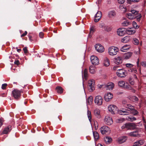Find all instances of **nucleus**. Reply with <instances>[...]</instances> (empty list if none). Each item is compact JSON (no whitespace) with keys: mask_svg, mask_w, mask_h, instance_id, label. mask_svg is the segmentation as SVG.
I'll list each match as a JSON object with an SVG mask.
<instances>
[{"mask_svg":"<svg viewBox=\"0 0 146 146\" xmlns=\"http://www.w3.org/2000/svg\"><path fill=\"white\" fill-rule=\"evenodd\" d=\"M23 92L22 91L16 89L12 91V94L13 97L15 100H18L20 98L21 94Z\"/></svg>","mask_w":146,"mask_h":146,"instance_id":"nucleus-1","label":"nucleus"},{"mask_svg":"<svg viewBox=\"0 0 146 146\" xmlns=\"http://www.w3.org/2000/svg\"><path fill=\"white\" fill-rule=\"evenodd\" d=\"M100 131L101 133L103 135H108L110 133V128L106 125H104L100 128Z\"/></svg>","mask_w":146,"mask_h":146,"instance_id":"nucleus-2","label":"nucleus"},{"mask_svg":"<svg viewBox=\"0 0 146 146\" xmlns=\"http://www.w3.org/2000/svg\"><path fill=\"white\" fill-rule=\"evenodd\" d=\"M118 50L117 47L113 46H111L108 48V53L110 55H115L117 54Z\"/></svg>","mask_w":146,"mask_h":146,"instance_id":"nucleus-3","label":"nucleus"},{"mask_svg":"<svg viewBox=\"0 0 146 146\" xmlns=\"http://www.w3.org/2000/svg\"><path fill=\"white\" fill-rule=\"evenodd\" d=\"M116 73L117 76L120 78L125 77L127 74L126 71L123 69L117 70Z\"/></svg>","mask_w":146,"mask_h":146,"instance_id":"nucleus-4","label":"nucleus"},{"mask_svg":"<svg viewBox=\"0 0 146 146\" xmlns=\"http://www.w3.org/2000/svg\"><path fill=\"white\" fill-rule=\"evenodd\" d=\"M95 81L93 80H89L88 84V88L90 92H92L94 90Z\"/></svg>","mask_w":146,"mask_h":146,"instance_id":"nucleus-5","label":"nucleus"},{"mask_svg":"<svg viewBox=\"0 0 146 146\" xmlns=\"http://www.w3.org/2000/svg\"><path fill=\"white\" fill-rule=\"evenodd\" d=\"M103 98L101 96H97L95 98V103L98 105H101L103 103Z\"/></svg>","mask_w":146,"mask_h":146,"instance_id":"nucleus-6","label":"nucleus"},{"mask_svg":"<svg viewBox=\"0 0 146 146\" xmlns=\"http://www.w3.org/2000/svg\"><path fill=\"white\" fill-rule=\"evenodd\" d=\"M92 63L94 65H98L99 64V60L98 58L94 56H91L90 58Z\"/></svg>","mask_w":146,"mask_h":146,"instance_id":"nucleus-7","label":"nucleus"},{"mask_svg":"<svg viewBox=\"0 0 146 146\" xmlns=\"http://www.w3.org/2000/svg\"><path fill=\"white\" fill-rule=\"evenodd\" d=\"M108 109L112 114H114L115 111H117V108L115 105H111L108 106Z\"/></svg>","mask_w":146,"mask_h":146,"instance_id":"nucleus-8","label":"nucleus"},{"mask_svg":"<svg viewBox=\"0 0 146 146\" xmlns=\"http://www.w3.org/2000/svg\"><path fill=\"white\" fill-rule=\"evenodd\" d=\"M104 121L106 124L109 125H111L113 123L111 117L108 115L106 116L104 119Z\"/></svg>","mask_w":146,"mask_h":146,"instance_id":"nucleus-9","label":"nucleus"},{"mask_svg":"<svg viewBox=\"0 0 146 146\" xmlns=\"http://www.w3.org/2000/svg\"><path fill=\"white\" fill-rule=\"evenodd\" d=\"M96 50L98 52L102 53L104 51V49L100 44H96L95 46Z\"/></svg>","mask_w":146,"mask_h":146,"instance_id":"nucleus-10","label":"nucleus"},{"mask_svg":"<svg viewBox=\"0 0 146 146\" xmlns=\"http://www.w3.org/2000/svg\"><path fill=\"white\" fill-rule=\"evenodd\" d=\"M113 97V95L110 93H106L104 96V100L106 102L109 101Z\"/></svg>","mask_w":146,"mask_h":146,"instance_id":"nucleus-11","label":"nucleus"},{"mask_svg":"<svg viewBox=\"0 0 146 146\" xmlns=\"http://www.w3.org/2000/svg\"><path fill=\"white\" fill-rule=\"evenodd\" d=\"M132 125L131 123H125L122 127V129H125L126 130L131 129L132 128Z\"/></svg>","mask_w":146,"mask_h":146,"instance_id":"nucleus-12","label":"nucleus"},{"mask_svg":"<svg viewBox=\"0 0 146 146\" xmlns=\"http://www.w3.org/2000/svg\"><path fill=\"white\" fill-rule=\"evenodd\" d=\"M102 16V14L101 12L100 11L98 12L95 16V22H98Z\"/></svg>","mask_w":146,"mask_h":146,"instance_id":"nucleus-13","label":"nucleus"},{"mask_svg":"<svg viewBox=\"0 0 146 146\" xmlns=\"http://www.w3.org/2000/svg\"><path fill=\"white\" fill-rule=\"evenodd\" d=\"M12 126L11 125H9L7 127H5L2 133L3 134H7L12 129Z\"/></svg>","mask_w":146,"mask_h":146,"instance_id":"nucleus-14","label":"nucleus"},{"mask_svg":"<svg viewBox=\"0 0 146 146\" xmlns=\"http://www.w3.org/2000/svg\"><path fill=\"white\" fill-rule=\"evenodd\" d=\"M126 32L124 28L119 29L117 30V34L119 36L123 35Z\"/></svg>","mask_w":146,"mask_h":146,"instance_id":"nucleus-15","label":"nucleus"},{"mask_svg":"<svg viewBox=\"0 0 146 146\" xmlns=\"http://www.w3.org/2000/svg\"><path fill=\"white\" fill-rule=\"evenodd\" d=\"M114 86V85L113 83L112 82H109L106 85V90H111L113 89Z\"/></svg>","mask_w":146,"mask_h":146,"instance_id":"nucleus-16","label":"nucleus"},{"mask_svg":"<svg viewBox=\"0 0 146 146\" xmlns=\"http://www.w3.org/2000/svg\"><path fill=\"white\" fill-rule=\"evenodd\" d=\"M114 62L117 65L119 64L122 63V60L121 57L118 56L114 58Z\"/></svg>","mask_w":146,"mask_h":146,"instance_id":"nucleus-17","label":"nucleus"},{"mask_svg":"<svg viewBox=\"0 0 146 146\" xmlns=\"http://www.w3.org/2000/svg\"><path fill=\"white\" fill-rule=\"evenodd\" d=\"M127 135L129 136L134 137H137L139 135L138 131H136L128 133H127Z\"/></svg>","mask_w":146,"mask_h":146,"instance_id":"nucleus-18","label":"nucleus"},{"mask_svg":"<svg viewBox=\"0 0 146 146\" xmlns=\"http://www.w3.org/2000/svg\"><path fill=\"white\" fill-rule=\"evenodd\" d=\"M127 139L126 136L121 137L118 139V142L120 144L122 143L125 142Z\"/></svg>","mask_w":146,"mask_h":146,"instance_id":"nucleus-19","label":"nucleus"},{"mask_svg":"<svg viewBox=\"0 0 146 146\" xmlns=\"http://www.w3.org/2000/svg\"><path fill=\"white\" fill-rule=\"evenodd\" d=\"M94 114L95 116L98 118H101L100 115V111L98 109H96L94 111Z\"/></svg>","mask_w":146,"mask_h":146,"instance_id":"nucleus-20","label":"nucleus"},{"mask_svg":"<svg viewBox=\"0 0 146 146\" xmlns=\"http://www.w3.org/2000/svg\"><path fill=\"white\" fill-rule=\"evenodd\" d=\"M131 39V38L130 36H127L121 39V42L124 43H126L130 40Z\"/></svg>","mask_w":146,"mask_h":146,"instance_id":"nucleus-21","label":"nucleus"},{"mask_svg":"<svg viewBox=\"0 0 146 146\" xmlns=\"http://www.w3.org/2000/svg\"><path fill=\"white\" fill-rule=\"evenodd\" d=\"M130 48L129 45H125L123 46L121 49L120 50L123 52H125L126 50L129 49Z\"/></svg>","mask_w":146,"mask_h":146,"instance_id":"nucleus-22","label":"nucleus"},{"mask_svg":"<svg viewBox=\"0 0 146 146\" xmlns=\"http://www.w3.org/2000/svg\"><path fill=\"white\" fill-rule=\"evenodd\" d=\"M126 16L130 20L134 19L136 18V16L133 15L130 13H127L126 14Z\"/></svg>","mask_w":146,"mask_h":146,"instance_id":"nucleus-23","label":"nucleus"},{"mask_svg":"<svg viewBox=\"0 0 146 146\" xmlns=\"http://www.w3.org/2000/svg\"><path fill=\"white\" fill-rule=\"evenodd\" d=\"M93 133L95 140H97L99 138L98 133L96 131H94L93 132Z\"/></svg>","mask_w":146,"mask_h":146,"instance_id":"nucleus-24","label":"nucleus"},{"mask_svg":"<svg viewBox=\"0 0 146 146\" xmlns=\"http://www.w3.org/2000/svg\"><path fill=\"white\" fill-rule=\"evenodd\" d=\"M133 53L131 52H128L124 54V56L125 59L129 58L132 56Z\"/></svg>","mask_w":146,"mask_h":146,"instance_id":"nucleus-25","label":"nucleus"},{"mask_svg":"<svg viewBox=\"0 0 146 146\" xmlns=\"http://www.w3.org/2000/svg\"><path fill=\"white\" fill-rule=\"evenodd\" d=\"M56 90L58 94H61L63 92V89L60 86H57L56 88Z\"/></svg>","mask_w":146,"mask_h":146,"instance_id":"nucleus-26","label":"nucleus"},{"mask_svg":"<svg viewBox=\"0 0 146 146\" xmlns=\"http://www.w3.org/2000/svg\"><path fill=\"white\" fill-rule=\"evenodd\" d=\"M144 141L143 140L138 141L134 143L135 145L137 146H139L144 144Z\"/></svg>","mask_w":146,"mask_h":146,"instance_id":"nucleus-27","label":"nucleus"},{"mask_svg":"<svg viewBox=\"0 0 146 146\" xmlns=\"http://www.w3.org/2000/svg\"><path fill=\"white\" fill-rule=\"evenodd\" d=\"M126 33L128 35H130L134 34L135 31L134 30H132L131 29H127L126 30Z\"/></svg>","mask_w":146,"mask_h":146,"instance_id":"nucleus-28","label":"nucleus"},{"mask_svg":"<svg viewBox=\"0 0 146 146\" xmlns=\"http://www.w3.org/2000/svg\"><path fill=\"white\" fill-rule=\"evenodd\" d=\"M104 65L106 66H108L110 64V61L107 58H105L104 62Z\"/></svg>","mask_w":146,"mask_h":146,"instance_id":"nucleus-29","label":"nucleus"},{"mask_svg":"<svg viewBox=\"0 0 146 146\" xmlns=\"http://www.w3.org/2000/svg\"><path fill=\"white\" fill-rule=\"evenodd\" d=\"M104 140L106 143H110L112 141L111 138L109 137H106L104 138Z\"/></svg>","mask_w":146,"mask_h":146,"instance_id":"nucleus-30","label":"nucleus"},{"mask_svg":"<svg viewBox=\"0 0 146 146\" xmlns=\"http://www.w3.org/2000/svg\"><path fill=\"white\" fill-rule=\"evenodd\" d=\"M95 68L93 66H90L89 68L90 72L92 74H94L95 72Z\"/></svg>","mask_w":146,"mask_h":146,"instance_id":"nucleus-31","label":"nucleus"},{"mask_svg":"<svg viewBox=\"0 0 146 146\" xmlns=\"http://www.w3.org/2000/svg\"><path fill=\"white\" fill-rule=\"evenodd\" d=\"M115 15V12L114 11H110L108 14V16L110 17H113Z\"/></svg>","mask_w":146,"mask_h":146,"instance_id":"nucleus-32","label":"nucleus"},{"mask_svg":"<svg viewBox=\"0 0 146 146\" xmlns=\"http://www.w3.org/2000/svg\"><path fill=\"white\" fill-rule=\"evenodd\" d=\"M127 119L131 121H133L136 120V118L133 116H130L127 118Z\"/></svg>","mask_w":146,"mask_h":146,"instance_id":"nucleus-33","label":"nucleus"},{"mask_svg":"<svg viewBox=\"0 0 146 146\" xmlns=\"http://www.w3.org/2000/svg\"><path fill=\"white\" fill-rule=\"evenodd\" d=\"M84 77L85 79H87L88 76L87 70V69H85L84 71Z\"/></svg>","mask_w":146,"mask_h":146,"instance_id":"nucleus-34","label":"nucleus"},{"mask_svg":"<svg viewBox=\"0 0 146 146\" xmlns=\"http://www.w3.org/2000/svg\"><path fill=\"white\" fill-rule=\"evenodd\" d=\"M87 115L89 121H91V119L92 118V116L91 112L90 111L88 110L87 112Z\"/></svg>","mask_w":146,"mask_h":146,"instance_id":"nucleus-35","label":"nucleus"},{"mask_svg":"<svg viewBox=\"0 0 146 146\" xmlns=\"http://www.w3.org/2000/svg\"><path fill=\"white\" fill-rule=\"evenodd\" d=\"M94 26H92L90 29V33L89 35V37H91L92 36V34L94 32Z\"/></svg>","mask_w":146,"mask_h":146,"instance_id":"nucleus-36","label":"nucleus"},{"mask_svg":"<svg viewBox=\"0 0 146 146\" xmlns=\"http://www.w3.org/2000/svg\"><path fill=\"white\" fill-rule=\"evenodd\" d=\"M118 84L119 86L124 87L125 84V83L124 81H121L118 82Z\"/></svg>","mask_w":146,"mask_h":146,"instance_id":"nucleus-37","label":"nucleus"},{"mask_svg":"<svg viewBox=\"0 0 146 146\" xmlns=\"http://www.w3.org/2000/svg\"><path fill=\"white\" fill-rule=\"evenodd\" d=\"M126 105L127 106H125L126 108L129 109L131 110V111L134 108V106L130 104H127Z\"/></svg>","mask_w":146,"mask_h":146,"instance_id":"nucleus-38","label":"nucleus"},{"mask_svg":"<svg viewBox=\"0 0 146 146\" xmlns=\"http://www.w3.org/2000/svg\"><path fill=\"white\" fill-rule=\"evenodd\" d=\"M131 113L134 115H136L139 113V112L137 110L134 109V108L131 111Z\"/></svg>","mask_w":146,"mask_h":146,"instance_id":"nucleus-39","label":"nucleus"},{"mask_svg":"<svg viewBox=\"0 0 146 146\" xmlns=\"http://www.w3.org/2000/svg\"><path fill=\"white\" fill-rule=\"evenodd\" d=\"M130 13L133 15L136 16L139 13V12L134 10H131V11Z\"/></svg>","mask_w":146,"mask_h":146,"instance_id":"nucleus-40","label":"nucleus"},{"mask_svg":"<svg viewBox=\"0 0 146 146\" xmlns=\"http://www.w3.org/2000/svg\"><path fill=\"white\" fill-rule=\"evenodd\" d=\"M92 97H89L87 100V104H88L89 105L92 102Z\"/></svg>","mask_w":146,"mask_h":146,"instance_id":"nucleus-41","label":"nucleus"},{"mask_svg":"<svg viewBox=\"0 0 146 146\" xmlns=\"http://www.w3.org/2000/svg\"><path fill=\"white\" fill-rule=\"evenodd\" d=\"M137 15V16H136L135 18L136 19L137 21H139L142 17L141 15L139 13H138V14Z\"/></svg>","mask_w":146,"mask_h":146,"instance_id":"nucleus-42","label":"nucleus"},{"mask_svg":"<svg viewBox=\"0 0 146 146\" xmlns=\"http://www.w3.org/2000/svg\"><path fill=\"white\" fill-rule=\"evenodd\" d=\"M124 88L128 90H131L132 88L127 83H126V84L125 85Z\"/></svg>","mask_w":146,"mask_h":146,"instance_id":"nucleus-43","label":"nucleus"},{"mask_svg":"<svg viewBox=\"0 0 146 146\" xmlns=\"http://www.w3.org/2000/svg\"><path fill=\"white\" fill-rule=\"evenodd\" d=\"M129 24V22L127 21H125L122 23V25L123 26H126Z\"/></svg>","mask_w":146,"mask_h":146,"instance_id":"nucleus-44","label":"nucleus"},{"mask_svg":"<svg viewBox=\"0 0 146 146\" xmlns=\"http://www.w3.org/2000/svg\"><path fill=\"white\" fill-rule=\"evenodd\" d=\"M133 43L135 45H137L139 43V41L138 39L135 38L133 39Z\"/></svg>","mask_w":146,"mask_h":146,"instance_id":"nucleus-45","label":"nucleus"},{"mask_svg":"<svg viewBox=\"0 0 146 146\" xmlns=\"http://www.w3.org/2000/svg\"><path fill=\"white\" fill-rule=\"evenodd\" d=\"M104 29L105 31H111V29L110 27L108 26H105V27H104Z\"/></svg>","mask_w":146,"mask_h":146,"instance_id":"nucleus-46","label":"nucleus"},{"mask_svg":"<svg viewBox=\"0 0 146 146\" xmlns=\"http://www.w3.org/2000/svg\"><path fill=\"white\" fill-rule=\"evenodd\" d=\"M126 66L128 68L132 67L133 66V65L130 63H127L125 64Z\"/></svg>","mask_w":146,"mask_h":146,"instance_id":"nucleus-47","label":"nucleus"},{"mask_svg":"<svg viewBox=\"0 0 146 146\" xmlns=\"http://www.w3.org/2000/svg\"><path fill=\"white\" fill-rule=\"evenodd\" d=\"M133 25L134 28L137 29L138 28V27H137V23L135 21H134L133 22Z\"/></svg>","mask_w":146,"mask_h":146,"instance_id":"nucleus-48","label":"nucleus"},{"mask_svg":"<svg viewBox=\"0 0 146 146\" xmlns=\"http://www.w3.org/2000/svg\"><path fill=\"white\" fill-rule=\"evenodd\" d=\"M141 65L145 67H146V62L143 61L141 62Z\"/></svg>","mask_w":146,"mask_h":146,"instance_id":"nucleus-49","label":"nucleus"},{"mask_svg":"<svg viewBox=\"0 0 146 146\" xmlns=\"http://www.w3.org/2000/svg\"><path fill=\"white\" fill-rule=\"evenodd\" d=\"M27 48L26 47H25L23 48V50L24 51V53L25 54L27 53L28 52V51L27 49Z\"/></svg>","mask_w":146,"mask_h":146,"instance_id":"nucleus-50","label":"nucleus"},{"mask_svg":"<svg viewBox=\"0 0 146 146\" xmlns=\"http://www.w3.org/2000/svg\"><path fill=\"white\" fill-rule=\"evenodd\" d=\"M7 84H3L2 85L1 88L3 90L5 89L6 87L7 86Z\"/></svg>","mask_w":146,"mask_h":146,"instance_id":"nucleus-51","label":"nucleus"},{"mask_svg":"<svg viewBox=\"0 0 146 146\" xmlns=\"http://www.w3.org/2000/svg\"><path fill=\"white\" fill-rule=\"evenodd\" d=\"M129 82L130 84L132 85H133L135 84L134 81L132 80L131 78H129Z\"/></svg>","mask_w":146,"mask_h":146,"instance_id":"nucleus-52","label":"nucleus"},{"mask_svg":"<svg viewBox=\"0 0 146 146\" xmlns=\"http://www.w3.org/2000/svg\"><path fill=\"white\" fill-rule=\"evenodd\" d=\"M132 98L133 99V100H134V101H137L138 100V98L137 97L135 96H133L132 97Z\"/></svg>","mask_w":146,"mask_h":146,"instance_id":"nucleus-53","label":"nucleus"},{"mask_svg":"<svg viewBox=\"0 0 146 146\" xmlns=\"http://www.w3.org/2000/svg\"><path fill=\"white\" fill-rule=\"evenodd\" d=\"M118 3L120 4H122L125 2V0H117Z\"/></svg>","mask_w":146,"mask_h":146,"instance_id":"nucleus-54","label":"nucleus"},{"mask_svg":"<svg viewBox=\"0 0 146 146\" xmlns=\"http://www.w3.org/2000/svg\"><path fill=\"white\" fill-rule=\"evenodd\" d=\"M121 111L120 110L119 111V113L120 115H125L129 114V113H125L123 112H121Z\"/></svg>","mask_w":146,"mask_h":146,"instance_id":"nucleus-55","label":"nucleus"},{"mask_svg":"<svg viewBox=\"0 0 146 146\" xmlns=\"http://www.w3.org/2000/svg\"><path fill=\"white\" fill-rule=\"evenodd\" d=\"M44 34L42 32H40L39 34V36L41 38L43 37Z\"/></svg>","mask_w":146,"mask_h":146,"instance_id":"nucleus-56","label":"nucleus"},{"mask_svg":"<svg viewBox=\"0 0 146 146\" xmlns=\"http://www.w3.org/2000/svg\"><path fill=\"white\" fill-rule=\"evenodd\" d=\"M14 63L15 64H16L17 65H18L20 64L19 61L18 60H15L14 62Z\"/></svg>","mask_w":146,"mask_h":146,"instance_id":"nucleus-57","label":"nucleus"},{"mask_svg":"<svg viewBox=\"0 0 146 146\" xmlns=\"http://www.w3.org/2000/svg\"><path fill=\"white\" fill-rule=\"evenodd\" d=\"M105 26V25L103 23L100 24L99 25V27L100 28H104V29Z\"/></svg>","mask_w":146,"mask_h":146,"instance_id":"nucleus-58","label":"nucleus"},{"mask_svg":"<svg viewBox=\"0 0 146 146\" xmlns=\"http://www.w3.org/2000/svg\"><path fill=\"white\" fill-rule=\"evenodd\" d=\"M27 32L25 31L24 33H23L22 35H21V37H22L25 36L27 35Z\"/></svg>","mask_w":146,"mask_h":146,"instance_id":"nucleus-59","label":"nucleus"},{"mask_svg":"<svg viewBox=\"0 0 146 146\" xmlns=\"http://www.w3.org/2000/svg\"><path fill=\"white\" fill-rule=\"evenodd\" d=\"M118 67H119L118 66H115L113 67V69L114 70H118L117 68Z\"/></svg>","mask_w":146,"mask_h":146,"instance_id":"nucleus-60","label":"nucleus"},{"mask_svg":"<svg viewBox=\"0 0 146 146\" xmlns=\"http://www.w3.org/2000/svg\"><path fill=\"white\" fill-rule=\"evenodd\" d=\"M131 1L133 2H138L140 0H130Z\"/></svg>","mask_w":146,"mask_h":146,"instance_id":"nucleus-61","label":"nucleus"},{"mask_svg":"<svg viewBox=\"0 0 146 146\" xmlns=\"http://www.w3.org/2000/svg\"><path fill=\"white\" fill-rule=\"evenodd\" d=\"M120 111H121V112H123L125 113H129V112H127V110H125V111H122V110H120Z\"/></svg>","mask_w":146,"mask_h":146,"instance_id":"nucleus-62","label":"nucleus"},{"mask_svg":"<svg viewBox=\"0 0 146 146\" xmlns=\"http://www.w3.org/2000/svg\"><path fill=\"white\" fill-rule=\"evenodd\" d=\"M3 125V122L1 119H0V127L2 126Z\"/></svg>","mask_w":146,"mask_h":146,"instance_id":"nucleus-63","label":"nucleus"},{"mask_svg":"<svg viewBox=\"0 0 146 146\" xmlns=\"http://www.w3.org/2000/svg\"><path fill=\"white\" fill-rule=\"evenodd\" d=\"M53 32L55 33H57V30L56 29V28H54L53 30Z\"/></svg>","mask_w":146,"mask_h":146,"instance_id":"nucleus-64","label":"nucleus"}]
</instances>
